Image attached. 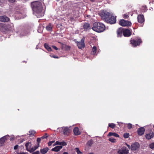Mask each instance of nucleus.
<instances>
[{
	"label": "nucleus",
	"mask_w": 154,
	"mask_h": 154,
	"mask_svg": "<svg viewBox=\"0 0 154 154\" xmlns=\"http://www.w3.org/2000/svg\"><path fill=\"white\" fill-rule=\"evenodd\" d=\"M132 125L130 123H128L127 124V128L129 129H130L131 128H132Z\"/></svg>",
	"instance_id": "nucleus-35"
},
{
	"label": "nucleus",
	"mask_w": 154,
	"mask_h": 154,
	"mask_svg": "<svg viewBox=\"0 0 154 154\" xmlns=\"http://www.w3.org/2000/svg\"><path fill=\"white\" fill-rule=\"evenodd\" d=\"M15 154H19L18 151H17L15 152Z\"/></svg>",
	"instance_id": "nucleus-55"
},
{
	"label": "nucleus",
	"mask_w": 154,
	"mask_h": 154,
	"mask_svg": "<svg viewBox=\"0 0 154 154\" xmlns=\"http://www.w3.org/2000/svg\"><path fill=\"white\" fill-rule=\"evenodd\" d=\"M32 154H39L40 152L39 151H37L35 152H33Z\"/></svg>",
	"instance_id": "nucleus-48"
},
{
	"label": "nucleus",
	"mask_w": 154,
	"mask_h": 154,
	"mask_svg": "<svg viewBox=\"0 0 154 154\" xmlns=\"http://www.w3.org/2000/svg\"><path fill=\"white\" fill-rule=\"evenodd\" d=\"M45 48L49 51H52V49L47 43H45L44 45Z\"/></svg>",
	"instance_id": "nucleus-25"
},
{
	"label": "nucleus",
	"mask_w": 154,
	"mask_h": 154,
	"mask_svg": "<svg viewBox=\"0 0 154 154\" xmlns=\"http://www.w3.org/2000/svg\"><path fill=\"white\" fill-rule=\"evenodd\" d=\"M19 147V146L17 145L15 146L14 147V149H17Z\"/></svg>",
	"instance_id": "nucleus-51"
},
{
	"label": "nucleus",
	"mask_w": 154,
	"mask_h": 154,
	"mask_svg": "<svg viewBox=\"0 0 154 154\" xmlns=\"http://www.w3.org/2000/svg\"><path fill=\"white\" fill-rule=\"evenodd\" d=\"M116 22V16H112V14H111V16H110V17H109L106 23L111 24H112L115 23Z\"/></svg>",
	"instance_id": "nucleus-7"
},
{
	"label": "nucleus",
	"mask_w": 154,
	"mask_h": 154,
	"mask_svg": "<svg viewBox=\"0 0 154 154\" xmlns=\"http://www.w3.org/2000/svg\"><path fill=\"white\" fill-rule=\"evenodd\" d=\"M109 127L112 129H113L115 127V125L113 123H109Z\"/></svg>",
	"instance_id": "nucleus-31"
},
{
	"label": "nucleus",
	"mask_w": 154,
	"mask_h": 154,
	"mask_svg": "<svg viewBox=\"0 0 154 154\" xmlns=\"http://www.w3.org/2000/svg\"><path fill=\"white\" fill-rule=\"evenodd\" d=\"M50 56L51 57H53L54 58H58L59 57L57 56H56L54 55H50Z\"/></svg>",
	"instance_id": "nucleus-45"
},
{
	"label": "nucleus",
	"mask_w": 154,
	"mask_h": 154,
	"mask_svg": "<svg viewBox=\"0 0 154 154\" xmlns=\"http://www.w3.org/2000/svg\"><path fill=\"white\" fill-rule=\"evenodd\" d=\"M52 47L56 50H58V48L55 46H52Z\"/></svg>",
	"instance_id": "nucleus-50"
},
{
	"label": "nucleus",
	"mask_w": 154,
	"mask_h": 154,
	"mask_svg": "<svg viewBox=\"0 0 154 154\" xmlns=\"http://www.w3.org/2000/svg\"><path fill=\"white\" fill-rule=\"evenodd\" d=\"M124 28L122 27L119 28L117 29L116 32L118 37H121L123 34Z\"/></svg>",
	"instance_id": "nucleus-11"
},
{
	"label": "nucleus",
	"mask_w": 154,
	"mask_h": 154,
	"mask_svg": "<svg viewBox=\"0 0 154 154\" xmlns=\"http://www.w3.org/2000/svg\"><path fill=\"white\" fill-rule=\"evenodd\" d=\"M119 23L120 25L123 26H130L131 25L130 22L126 21L124 19L120 20Z\"/></svg>",
	"instance_id": "nucleus-6"
},
{
	"label": "nucleus",
	"mask_w": 154,
	"mask_h": 154,
	"mask_svg": "<svg viewBox=\"0 0 154 154\" xmlns=\"http://www.w3.org/2000/svg\"><path fill=\"white\" fill-rule=\"evenodd\" d=\"M87 17H88V15H87Z\"/></svg>",
	"instance_id": "nucleus-61"
},
{
	"label": "nucleus",
	"mask_w": 154,
	"mask_h": 154,
	"mask_svg": "<svg viewBox=\"0 0 154 154\" xmlns=\"http://www.w3.org/2000/svg\"><path fill=\"white\" fill-rule=\"evenodd\" d=\"M150 148L151 149H153L154 148V142L150 144L149 145Z\"/></svg>",
	"instance_id": "nucleus-41"
},
{
	"label": "nucleus",
	"mask_w": 154,
	"mask_h": 154,
	"mask_svg": "<svg viewBox=\"0 0 154 154\" xmlns=\"http://www.w3.org/2000/svg\"><path fill=\"white\" fill-rule=\"evenodd\" d=\"M9 2H13L15 1V0H8Z\"/></svg>",
	"instance_id": "nucleus-54"
},
{
	"label": "nucleus",
	"mask_w": 154,
	"mask_h": 154,
	"mask_svg": "<svg viewBox=\"0 0 154 154\" xmlns=\"http://www.w3.org/2000/svg\"><path fill=\"white\" fill-rule=\"evenodd\" d=\"M29 33V30L28 26L26 25L24 26H23L21 29L20 37L26 36L28 35Z\"/></svg>",
	"instance_id": "nucleus-5"
},
{
	"label": "nucleus",
	"mask_w": 154,
	"mask_h": 154,
	"mask_svg": "<svg viewBox=\"0 0 154 154\" xmlns=\"http://www.w3.org/2000/svg\"><path fill=\"white\" fill-rule=\"evenodd\" d=\"M9 137L8 135H6L0 138V144L2 146L4 143L5 141L7 139L8 137Z\"/></svg>",
	"instance_id": "nucleus-15"
},
{
	"label": "nucleus",
	"mask_w": 154,
	"mask_h": 154,
	"mask_svg": "<svg viewBox=\"0 0 154 154\" xmlns=\"http://www.w3.org/2000/svg\"><path fill=\"white\" fill-rule=\"evenodd\" d=\"M99 14L100 16L101 19L106 22L109 17L111 16V14L104 10L101 11Z\"/></svg>",
	"instance_id": "nucleus-3"
},
{
	"label": "nucleus",
	"mask_w": 154,
	"mask_h": 154,
	"mask_svg": "<svg viewBox=\"0 0 154 154\" xmlns=\"http://www.w3.org/2000/svg\"><path fill=\"white\" fill-rule=\"evenodd\" d=\"M66 143L65 142L63 141V142H60V145L64 146H66Z\"/></svg>",
	"instance_id": "nucleus-43"
},
{
	"label": "nucleus",
	"mask_w": 154,
	"mask_h": 154,
	"mask_svg": "<svg viewBox=\"0 0 154 154\" xmlns=\"http://www.w3.org/2000/svg\"><path fill=\"white\" fill-rule=\"evenodd\" d=\"M39 146V144H37V145L36 146H34V148L35 150H36L37 149L38 147Z\"/></svg>",
	"instance_id": "nucleus-47"
},
{
	"label": "nucleus",
	"mask_w": 154,
	"mask_h": 154,
	"mask_svg": "<svg viewBox=\"0 0 154 154\" xmlns=\"http://www.w3.org/2000/svg\"><path fill=\"white\" fill-rule=\"evenodd\" d=\"M117 123H118V125H119L120 126L122 124V123H121V122H118Z\"/></svg>",
	"instance_id": "nucleus-53"
},
{
	"label": "nucleus",
	"mask_w": 154,
	"mask_h": 154,
	"mask_svg": "<svg viewBox=\"0 0 154 154\" xmlns=\"http://www.w3.org/2000/svg\"><path fill=\"white\" fill-rule=\"evenodd\" d=\"M26 16L25 13L23 12V13H21L20 12V18H23Z\"/></svg>",
	"instance_id": "nucleus-30"
},
{
	"label": "nucleus",
	"mask_w": 154,
	"mask_h": 154,
	"mask_svg": "<svg viewBox=\"0 0 154 154\" xmlns=\"http://www.w3.org/2000/svg\"><path fill=\"white\" fill-rule=\"evenodd\" d=\"M48 137V136L47 135V134L45 133V134L44 135H43V136H42V137H41V139H43L45 138H47Z\"/></svg>",
	"instance_id": "nucleus-38"
},
{
	"label": "nucleus",
	"mask_w": 154,
	"mask_h": 154,
	"mask_svg": "<svg viewBox=\"0 0 154 154\" xmlns=\"http://www.w3.org/2000/svg\"><path fill=\"white\" fill-rule=\"evenodd\" d=\"M89 141H88V143H89Z\"/></svg>",
	"instance_id": "nucleus-59"
},
{
	"label": "nucleus",
	"mask_w": 154,
	"mask_h": 154,
	"mask_svg": "<svg viewBox=\"0 0 154 154\" xmlns=\"http://www.w3.org/2000/svg\"><path fill=\"white\" fill-rule=\"evenodd\" d=\"M9 20V19L6 16H0V21L4 22H8Z\"/></svg>",
	"instance_id": "nucleus-18"
},
{
	"label": "nucleus",
	"mask_w": 154,
	"mask_h": 154,
	"mask_svg": "<svg viewBox=\"0 0 154 154\" xmlns=\"http://www.w3.org/2000/svg\"><path fill=\"white\" fill-rule=\"evenodd\" d=\"M55 142L54 141H50L48 143V145L49 146H50L52 144L54 143Z\"/></svg>",
	"instance_id": "nucleus-42"
},
{
	"label": "nucleus",
	"mask_w": 154,
	"mask_h": 154,
	"mask_svg": "<svg viewBox=\"0 0 154 154\" xmlns=\"http://www.w3.org/2000/svg\"><path fill=\"white\" fill-rule=\"evenodd\" d=\"M154 136V133L153 132L151 131L150 133L147 134L145 135V137L147 140H150L153 138Z\"/></svg>",
	"instance_id": "nucleus-16"
},
{
	"label": "nucleus",
	"mask_w": 154,
	"mask_h": 154,
	"mask_svg": "<svg viewBox=\"0 0 154 154\" xmlns=\"http://www.w3.org/2000/svg\"><path fill=\"white\" fill-rule=\"evenodd\" d=\"M131 32L130 30L128 29H124L123 35L125 37H129L131 35Z\"/></svg>",
	"instance_id": "nucleus-8"
},
{
	"label": "nucleus",
	"mask_w": 154,
	"mask_h": 154,
	"mask_svg": "<svg viewBox=\"0 0 154 154\" xmlns=\"http://www.w3.org/2000/svg\"><path fill=\"white\" fill-rule=\"evenodd\" d=\"M62 128L63 130V132L64 135L67 136L69 135L70 132V130L69 128L63 127H62Z\"/></svg>",
	"instance_id": "nucleus-9"
},
{
	"label": "nucleus",
	"mask_w": 154,
	"mask_h": 154,
	"mask_svg": "<svg viewBox=\"0 0 154 154\" xmlns=\"http://www.w3.org/2000/svg\"><path fill=\"white\" fill-rule=\"evenodd\" d=\"M20 140H21L20 141V143H22L25 140H26V139L25 138H23L22 137V136H20Z\"/></svg>",
	"instance_id": "nucleus-37"
},
{
	"label": "nucleus",
	"mask_w": 154,
	"mask_h": 154,
	"mask_svg": "<svg viewBox=\"0 0 154 154\" xmlns=\"http://www.w3.org/2000/svg\"><path fill=\"white\" fill-rule=\"evenodd\" d=\"M92 52L93 55L95 54L96 53L97 50V47L96 46H94L92 48Z\"/></svg>",
	"instance_id": "nucleus-29"
},
{
	"label": "nucleus",
	"mask_w": 154,
	"mask_h": 154,
	"mask_svg": "<svg viewBox=\"0 0 154 154\" xmlns=\"http://www.w3.org/2000/svg\"><path fill=\"white\" fill-rule=\"evenodd\" d=\"M31 6L33 11L37 13H40L42 11V4L40 2L36 1L32 2Z\"/></svg>",
	"instance_id": "nucleus-1"
},
{
	"label": "nucleus",
	"mask_w": 154,
	"mask_h": 154,
	"mask_svg": "<svg viewBox=\"0 0 154 154\" xmlns=\"http://www.w3.org/2000/svg\"><path fill=\"white\" fill-rule=\"evenodd\" d=\"M140 146L139 144L137 142H136L132 144L131 149V150H136L139 148Z\"/></svg>",
	"instance_id": "nucleus-10"
},
{
	"label": "nucleus",
	"mask_w": 154,
	"mask_h": 154,
	"mask_svg": "<svg viewBox=\"0 0 154 154\" xmlns=\"http://www.w3.org/2000/svg\"><path fill=\"white\" fill-rule=\"evenodd\" d=\"M145 131V129L143 127L140 128L137 130L138 134L140 136H141L144 134Z\"/></svg>",
	"instance_id": "nucleus-17"
},
{
	"label": "nucleus",
	"mask_w": 154,
	"mask_h": 154,
	"mask_svg": "<svg viewBox=\"0 0 154 154\" xmlns=\"http://www.w3.org/2000/svg\"><path fill=\"white\" fill-rule=\"evenodd\" d=\"M74 134L75 135H78L81 134V133L79 131V128L77 127H75L73 129Z\"/></svg>",
	"instance_id": "nucleus-20"
},
{
	"label": "nucleus",
	"mask_w": 154,
	"mask_h": 154,
	"mask_svg": "<svg viewBox=\"0 0 154 154\" xmlns=\"http://www.w3.org/2000/svg\"><path fill=\"white\" fill-rule=\"evenodd\" d=\"M59 0H57V1H59Z\"/></svg>",
	"instance_id": "nucleus-60"
},
{
	"label": "nucleus",
	"mask_w": 154,
	"mask_h": 154,
	"mask_svg": "<svg viewBox=\"0 0 154 154\" xmlns=\"http://www.w3.org/2000/svg\"><path fill=\"white\" fill-rule=\"evenodd\" d=\"M130 42L132 46L134 47H136L138 46H139L142 42L141 38L138 37L134 39H131Z\"/></svg>",
	"instance_id": "nucleus-4"
},
{
	"label": "nucleus",
	"mask_w": 154,
	"mask_h": 154,
	"mask_svg": "<svg viewBox=\"0 0 154 154\" xmlns=\"http://www.w3.org/2000/svg\"><path fill=\"white\" fill-rule=\"evenodd\" d=\"M75 149L78 154H81L82 153V152L79 150V148H75Z\"/></svg>",
	"instance_id": "nucleus-39"
},
{
	"label": "nucleus",
	"mask_w": 154,
	"mask_h": 154,
	"mask_svg": "<svg viewBox=\"0 0 154 154\" xmlns=\"http://www.w3.org/2000/svg\"><path fill=\"white\" fill-rule=\"evenodd\" d=\"M129 17L128 14L127 13L123 15V17L125 19H128Z\"/></svg>",
	"instance_id": "nucleus-36"
},
{
	"label": "nucleus",
	"mask_w": 154,
	"mask_h": 154,
	"mask_svg": "<svg viewBox=\"0 0 154 154\" xmlns=\"http://www.w3.org/2000/svg\"><path fill=\"white\" fill-rule=\"evenodd\" d=\"M77 46L79 49L84 48L85 46L84 40L83 39H82L81 42H78L77 43Z\"/></svg>",
	"instance_id": "nucleus-13"
},
{
	"label": "nucleus",
	"mask_w": 154,
	"mask_h": 154,
	"mask_svg": "<svg viewBox=\"0 0 154 154\" xmlns=\"http://www.w3.org/2000/svg\"><path fill=\"white\" fill-rule=\"evenodd\" d=\"M112 136L117 137H119V135L115 133L109 132L108 135V136Z\"/></svg>",
	"instance_id": "nucleus-24"
},
{
	"label": "nucleus",
	"mask_w": 154,
	"mask_h": 154,
	"mask_svg": "<svg viewBox=\"0 0 154 154\" xmlns=\"http://www.w3.org/2000/svg\"><path fill=\"white\" fill-rule=\"evenodd\" d=\"M92 29L94 31L100 33L103 32L105 29L106 27L103 23L96 22L93 23Z\"/></svg>",
	"instance_id": "nucleus-2"
},
{
	"label": "nucleus",
	"mask_w": 154,
	"mask_h": 154,
	"mask_svg": "<svg viewBox=\"0 0 154 154\" xmlns=\"http://www.w3.org/2000/svg\"><path fill=\"white\" fill-rule=\"evenodd\" d=\"M35 150L34 147L32 148L31 147V148L29 149V150H28V152H29L30 153H32Z\"/></svg>",
	"instance_id": "nucleus-34"
},
{
	"label": "nucleus",
	"mask_w": 154,
	"mask_h": 154,
	"mask_svg": "<svg viewBox=\"0 0 154 154\" xmlns=\"http://www.w3.org/2000/svg\"><path fill=\"white\" fill-rule=\"evenodd\" d=\"M46 29L47 31H51L52 29V26L51 23H49L46 26Z\"/></svg>",
	"instance_id": "nucleus-23"
},
{
	"label": "nucleus",
	"mask_w": 154,
	"mask_h": 154,
	"mask_svg": "<svg viewBox=\"0 0 154 154\" xmlns=\"http://www.w3.org/2000/svg\"><path fill=\"white\" fill-rule=\"evenodd\" d=\"M60 142H59L58 141H57L56 143L54 144L53 145V146H55V145H60Z\"/></svg>",
	"instance_id": "nucleus-44"
},
{
	"label": "nucleus",
	"mask_w": 154,
	"mask_h": 154,
	"mask_svg": "<svg viewBox=\"0 0 154 154\" xmlns=\"http://www.w3.org/2000/svg\"><path fill=\"white\" fill-rule=\"evenodd\" d=\"M90 0L92 2H93L94 0Z\"/></svg>",
	"instance_id": "nucleus-58"
},
{
	"label": "nucleus",
	"mask_w": 154,
	"mask_h": 154,
	"mask_svg": "<svg viewBox=\"0 0 154 154\" xmlns=\"http://www.w3.org/2000/svg\"><path fill=\"white\" fill-rule=\"evenodd\" d=\"M126 145L129 149L131 148V147L129 145H128V144H127V143H126Z\"/></svg>",
	"instance_id": "nucleus-56"
},
{
	"label": "nucleus",
	"mask_w": 154,
	"mask_h": 154,
	"mask_svg": "<svg viewBox=\"0 0 154 154\" xmlns=\"http://www.w3.org/2000/svg\"><path fill=\"white\" fill-rule=\"evenodd\" d=\"M65 49L66 50H69L70 49V47L68 45H66L65 47Z\"/></svg>",
	"instance_id": "nucleus-40"
},
{
	"label": "nucleus",
	"mask_w": 154,
	"mask_h": 154,
	"mask_svg": "<svg viewBox=\"0 0 154 154\" xmlns=\"http://www.w3.org/2000/svg\"><path fill=\"white\" fill-rule=\"evenodd\" d=\"M117 153H118V154H123V152L121 151V150H119L118 152Z\"/></svg>",
	"instance_id": "nucleus-49"
},
{
	"label": "nucleus",
	"mask_w": 154,
	"mask_h": 154,
	"mask_svg": "<svg viewBox=\"0 0 154 154\" xmlns=\"http://www.w3.org/2000/svg\"><path fill=\"white\" fill-rule=\"evenodd\" d=\"M88 154H94V153H89Z\"/></svg>",
	"instance_id": "nucleus-57"
},
{
	"label": "nucleus",
	"mask_w": 154,
	"mask_h": 154,
	"mask_svg": "<svg viewBox=\"0 0 154 154\" xmlns=\"http://www.w3.org/2000/svg\"><path fill=\"white\" fill-rule=\"evenodd\" d=\"M83 27L84 31H88L91 29L90 24L88 23H84L83 24Z\"/></svg>",
	"instance_id": "nucleus-12"
},
{
	"label": "nucleus",
	"mask_w": 154,
	"mask_h": 154,
	"mask_svg": "<svg viewBox=\"0 0 154 154\" xmlns=\"http://www.w3.org/2000/svg\"><path fill=\"white\" fill-rule=\"evenodd\" d=\"M109 141L112 143H115L116 142V139L113 138L112 137H110L109 139Z\"/></svg>",
	"instance_id": "nucleus-32"
},
{
	"label": "nucleus",
	"mask_w": 154,
	"mask_h": 154,
	"mask_svg": "<svg viewBox=\"0 0 154 154\" xmlns=\"http://www.w3.org/2000/svg\"><path fill=\"white\" fill-rule=\"evenodd\" d=\"M20 154H28L27 152H20Z\"/></svg>",
	"instance_id": "nucleus-52"
},
{
	"label": "nucleus",
	"mask_w": 154,
	"mask_h": 154,
	"mask_svg": "<svg viewBox=\"0 0 154 154\" xmlns=\"http://www.w3.org/2000/svg\"><path fill=\"white\" fill-rule=\"evenodd\" d=\"M49 149L48 147H46L43 149H41L40 151L42 154H45L48 151Z\"/></svg>",
	"instance_id": "nucleus-22"
},
{
	"label": "nucleus",
	"mask_w": 154,
	"mask_h": 154,
	"mask_svg": "<svg viewBox=\"0 0 154 154\" xmlns=\"http://www.w3.org/2000/svg\"><path fill=\"white\" fill-rule=\"evenodd\" d=\"M25 146L26 148V150L28 151L32 146V144L31 142H28L25 144Z\"/></svg>",
	"instance_id": "nucleus-21"
},
{
	"label": "nucleus",
	"mask_w": 154,
	"mask_h": 154,
	"mask_svg": "<svg viewBox=\"0 0 154 154\" xmlns=\"http://www.w3.org/2000/svg\"><path fill=\"white\" fill-rule=\"evenodd\" d=\"M121 151L123 152V154H127L128 153L129 150L127 148L125 147L123 148Z\"/></svg>",
	"instance_id": "nucleus-26"
},
{
	"label": "nucleus",
	"mask_w": 154,
	"mask_h": 154,
	"mask_svg": "<svg viewBox=\"0 0 154 154\" xmlns=\"http://www.w3.org/2000/svg\"><path fill=\"white\" fill-rule=\"evenodd\" d=\"M129 135L128 133H125L123 135V137L125 138H128L129 137Z\"/></svg>",
	"instance_id": "nucleus-33"
},
{
	"label": "nucleus",
	"mask_w": 154,
	"mask_h": 154,
	"mask_svg": "<svg viewBox=\"0 0 154 154\" xmlns=\"http://www.w3.org/2000/svg\"><path fill=\"white\" fill-rule=\"evenodd\" d=\"M41 140V138H38L37 139V142L38 143V144H39V143Z\"/></svg>",
	"instance_id": "nucleus-46"
},
{
	"label": "nucleus",
	"mask_w": 154,
	"mask_h": 154,
	"mask_svg": "<svg viewBox=\"0 0 154 154\" xmlns=\"http://www.w3.org/2000/svg\"><path fill=\"white\" fill-rule=\"evenodd\" d=\"M8 26L7 25H3L2 26V30L3 32H5V31L8 30H9L10 29H9L7 27Z\"/></svg>",
	"instance_id": "nucleus-27"
},
{
	"label": "nucleus",
	"mask_w": 154,
	"mask_h": 154,
	"mask_svg": "<svg viewBox=\"0 0 154 154\" xmlns=\"http://www.w3.org/2000/svg\"><path fill=\"white\" fill-rule=\"evenodd\" d=\"M62 148V146H56L51 149V150L53 151L58 152Z\"/></svg>",
	"instance_id": "nucleus-19"
},
{
	"label": "nucleus",
	"mask_w": 154,
	"mask_h": 154,
	"mask_svg": "<svg viewBox=\"0 0 154 154\" xmlns=\"http://www.w3.org/2000/svg\"><path fill=\"white\" fill-rule=\"evenodd\" d=\"M138 21L139 23H142L144 22V16L143 14H139L137 16Z\"/></svg>",
	"instance_id": "nucleus-14"
},
{
	"label": "nucleus",
	"mask_w": 154,
	"mask_h": 154,
	"mask_svg": "<svg viewBox=\"0 0 154 154\" xmlns=\"http://www.w3.org/2000/svg\"><path fill=\"white\" fill-rule=\"evenodd\" d=\"M35 132L34 130H31L29 131V135L31 137L34 136Z\"/></svg>",
	"instance_id": "nucleus-28"
}]
</instances>
